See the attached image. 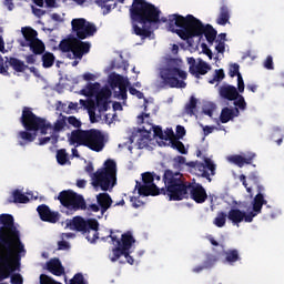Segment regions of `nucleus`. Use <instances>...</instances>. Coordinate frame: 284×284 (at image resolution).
Listing matches in <instances>:
<instances>
[{"instance_id":"nucleus-1","label":"nucleus","mask_w":284,"mask_h":284,"mask_svg":"<svg viewBox=\"0 0 284 284\" xmlns=\"http://www.w3.org/2000/svg\"><path fill=\"white\" fill-rule=\"evenodd\" d=\"M0 281L8 280L19 266L21 257L26 256V247L21 241V231L14 224L13 215H0Z\"/></svg>"},{"instance_id":"nucleus-2","label":"nucleus","mask_w":284,"mask_h":284,"mask_svg":"<svg viewBox=\"0 0 284 284\" xmlns=\"http://www.w3.org/2000/svg\"><path fill=\"white\" fill-rule=\"evenodd\" d=\"M168 29L184 40L204 36L209 43H213L217 34V30L211 23H203L194 14H186V17L179 13L169 14Z\"/></svg>"},{"instance_id":"nucleus-3","label":"nucleus","mask_w":284,"mask_h":284,"mask_svg":"<svg viewBox=\"0 0 284 284\" xmlns=\"http://www.w3.org/2000/svg\"><path fill=\"white\" fill-rule=\"evenodd\" d=\"M170 199L173 202L193 200L196 204H204L207 201V193L202 184L185 182L182 173H166L165 175Z\"/></svg>"},{"instance_id":"nucleus-4","label":"nucleus","mask_w":284,"mask_h":284,"mask_svg":"<svg viewBox=\"0 0 284 284\" xmlns=\"http://www.w3.org/2000/svg\"><path fill=\"white\" fill-rule=\"evenodd\" d=\"M72 30L77 32L78 39L71 42V54H68L69 59H82L83 54L90 52L91 43L83 41L88 37H93L98 28L95 23L87 21L84 18L72 19Z\"/></svg>"},{"instance_id":"nucleus-5","label":"nucleus","mask_w":284,"mask_h":284,"mask_svg":"<svg viewBox=\"0 0 284 284\" xmlns=\"http://www.w3.org/2000/svg\"><path fill=\"white\" fill-rule=\"evenodd\" d=\"M21 121L26 131H20L19 133V136L23 140L19 142L20 145L34 141L38 130H40L41 134H47L49 128H52V123L48 122L43 116H38L28 105L22 110Z\"/></svg>"},{"instance_id":"nucleus-6","label":"nucleus","mask_w":284,"mask_h":284,"mask_svg":"<svg viewBox=\"0 0 284 284\" xmlns=\"http://www.w3.org/2000/svg\"><path fill=\"white\" fill-rule=\"evenodd\" d=\"M85 172H88L92 178V186L94 189H101V191H110L114 189L118 182V169L114 160H106L103 169H98L95 173L92 162H89L85 166Z\"/></svg>"},{"instance_id":"nucleus-7","label":"nucleus","mask_w":284,"mask_h":284,"mask_svg":"<svg viewBox=\"0 0 284 284\" xmlns=\"http://www.w3.org/2000/svg\"><path fill=\"white\" fill-rule=\"evenodd\" d=\"M183 60L179 58L169 59L165 68L160 70V77L162 79L161 88H186L187 79L186 70L182 69Z\"/></svg>"},{"instance_id":"nucleus-8","label":"nucleus","mask_w":284,"mask_h":284,"mask_svg":"<svg viewBox=\"0 0 284 284\" xmlns=\"http://www.w3.org/2000/svg\"><path fill=\"white\" fill-rule=\"evenodd\" d=\"M130 12L131 19L138 23H143V26L161 21V10L146 0H133Z\"/></svg>"},{"instance_id":"nucleus-9","label":"nucleus","mask_w":284,"mask_h":284,"mask_svg":"<svg viewBox=\"0 0 284 284\" xmlns=\"http://www.w3.org/2000/svg\"><path fill=\"white\" fill-rule=\"evenodd\" d=\"M71 145H87L90 150L101 152L104 148V135L97 128H90L89 131H72L69 138Z\"/></svg>"},{"instance_id":"nucleus-10","label":"nucleus","mask_w":284,"mask_h":284,"mask_svg":"<svg viewBox=\"0 0 284 284\" xmlns=\"http://www.w3.org/2000/svg\"><path fill=\"white\" fill-rule=\"evenodd\" d=\"M108 237L111 239V242L114 245L112 248V255H110L111 262H118V260L123 255L126 262L133 265L135 260L131 255V248L133 244H135V240L132 233H123L120 240L118 235H114L113 231H110Z\"/></svg>"},{"instance_id":"nucleus-11","label":"nucleus","mask_w":284,"mask_h":284,"mask_svg":"<svg viewBox=\"0 0 284 284\" xmlns=\"http://www.w3.org/2000/svg\"><path fill=\"white\" fill-rule=\"evenodd\" d=\"M168 172L173 171H165L163 175V182L165 184V189H159L156 184H154L155 178L153 173H142V182L143 184H139L138 193L139 195H143L144 197H149L150 195H168L169 200H171V193L169 191V184L166 180Z\"/></svg>"},{"instance_id":"nucleus-12","label":"nucleus","mask_w":284,"mask_h":284,"mask_svg":"<svg viewBox=\"0 0 284 284\" xmlns=\"http://www.w3.org/2000/svg\"><path fill=\"white\" fill-rule=\"evenodd\" d=\"M58 200L64 209L71 212L85 211L87 209V202L83 195H79L74 191H61Z\"/></svg>"},{"instance_id":"nucleus-13","label":"nucleus","mask_w":284,"mask_h":284,"mask_svg":"<svg viewBox=\"0 0 284 284\" xmlns=\"http://www.w3.org/2000/svg\"><path fill=\"white\" fill-rule=\"evenodd\" d=\"M189 168H194L195 172L209 182H212L210 178L209 170L211 174H216V164L210 160V158H205L204 162H187Z\"/></svg>"},{"instance_id":"nucleus-14","label":"nucleus","mask_w":284,"mask_h":284,"mask_svg":"<svg viewBox=\"0 0 284 284\" xmlns=\"http://www.w3.org/2000/svg\"><path fill=\"white\" fill-rule=\"evenodd\" d=\"M110 97H112V90L110 88H102L98 90L95 97V105L100 112H105L110 108Z\"/></svg>"},{"instance_id":"nucleus-15","label":"nucleus","mask_w":284,"mask_h":284,"mask_svg":"<svg viewBox=\"0 0 284 284\" xmlns=\"http://www.w3.org/2000/svg\"><path fill=\"white\" fill-rule=\"evenodd\" d=\"M265 204H267V200H265L264 195H261V193L257 192V194L255 195L252 202V211L251 213H247V216L245 217V222L247 223L253 222L254 217H256L262 213V209Z\"/></svg>"},{"instance_id":"nucleus-16","label":"nucleus","mask_w":284,"mask_h":284,"mask_svg":"<svg viewBox=\"0 0 284 284\" xmlns=\"http://www.w3.org/2000/svg\"><path fill=\"white\" fill-rule=\"evenodd\" d=\"M67 226L71 229V231H78L87 236V230L92 229L94 226L93 222H87L83 217L77 216L73 220H69L67 222Z\"/></svg>"},{"instance_id":"nucleus-17","label":"nucleus","mask_w":284,"mask_h":284,"mask_svg":"<svg viewBox=\"0 0 284 284\" xmlns=\"http://www.w3.org/2000/svg\"><path fill=\"white\" fill-rule=\"evenodd\" d=\"M37 211L42 222L57 224V222H59L60 220V213L51 211L50 206H47V204H41L40 206H38Z\"/></svg>"},{"instance_id":"nucleus-18","label":"nucleus","mask_w":284,"mask_h":284,"mask_svg":"<svg viewBox=\"0 0 284 284\" xmlns=\"http://www.w3.org/2000/svg\"><path fill=\"white\" fill-rule=\"evenodd\" d=\"M47 271L49 273H52V275H55L57 277H61L62 275H65V268L59 260V257H54L52 260H49V262L45 263Z\"/></svg>"},{"instance_id":"nucleus-19","label":"nucleus","mask_w":284,"mask_h":284,"mask_svg":"<svg viewBox=\"0 0 284 284\" xmlns=\"http://www.w3.org/2000/svg\"><path fill=\"white\" fill-rule=\"evenodd\" d=\"M219 93L222 99H227V101L234 102L239 94L236 85H232L231 83H224L223 85H220Z\"/></svg>"},{"instance_id":"nucleus-20","label":"nucleus","mask_w":284,"mask_h":284,"mask_svg":"<svg viewBox=\"0 0 284 284\" xmlns=\"http://www.w3.org/2000/svg\"><path fill=\"white\" fill-rule=\"evenodd\" d=\"M97 202L100 206L102 215H104V213H106V211H109L113 204V200L111 195H109L108 191H104V193H99V195H97Z\"/></svg>"},{"instance_id":"nucleus-21","label":"nucleus","mask_w":284,"mask_h":284,"mask_svg":"<svg viewBox=\"0 0 284 284\" xmlns=\"http://www.w3.org/2000/svg\"><path fill=\"white\" fill-rule=\"evenodd\" d=\"M247 213L245 211H241V209H231L227 213V219L232 224H241L242 222H246Z\"/></svg>"},{"instance_id":"nucleus-22","label":"nucleus","mask_w":284,"mask_h":284,"mask_svg":"<svg viewBox=\"0 0 284 284\" xmlns=\"http://www.w3.org/2000/svg\"><path fill=\"white\" fill-rule=\"evenodd\" d=\"M240 114L241 110H239V108H230L229 105H225L221 110L220 121L222 123H227L229 121L234 119V116H239Z\"/></svg>"},{"instance_id":"nucleus-23","label":"nucleus","mask_w":284,"mask_h":284,"mask_svg":"<svg viewBox=\"0 0 284 284\" xmlns=\"http://www.w3.org/2000/svg\"><path fill=\"white\" fill-rule=\"evenodd\" d=\"M255 156V153H247V155H229L227 160L230 163H235L239 168H243L245 163H253Z\"/></svg>"},{"instance_id":"nucleus-24","label":"nucleus","mask_w":284,"mask_h":284,"mask_svg":"<svg viewBox=\"0 0 284 284\" xmlns=\"http://www.w3.org/2000/svg\"><path fill=\"white\" fill-rule=\"evenodd\" d=\"M224 255V264H230V266H234L236 262H241V253L237 248H229L227 251H223Z\"/></svg>"},{"instance_id":"nucleus-25","label":"nucleus","mask_w":284,"mask_h":284,"mask_svg":"<svg viewBox=\"0 0 284 284\" xmlns=\"http://www.w3.org/2000/svg\"><path fill=\"white\" fill-rule=\"evenodd\" d=\"M87 222H92L93 226L85 230V237L88 242L95 244L97 240H99L100 224L98 220H87Z\"/></svg>"},{"instance_id":"nucleus-26","label":"nucleus","mask_w":284,"mask_h":284,"mask_svg":"<svg viewBox=\"0 0 284 284\" xmlns=\"http://www.w3.org/2000/svg\"><path fill=\"white\" fill-rule=\"evenodd\" d=\"M22 36L24 37V41H21V45L29 47L30 50H33V36H34V28L30 26H26L22 28Z\"/></svg>"},{"instance_id":"nucleus-27","label":"nucleus","mask_w":284,"mask_h":284,"mask_svg":"<svg viewBox=\"0 0 284 284\" xmlns=\"http://www.w3.org/2000/svg\"><path fill=\"white\" fill-rule=\"evenodd\" d=\"M30 202L28 195L16 189L12 195L8 199V204H28Z\"/></svg>"},{"instance_id":"nucleus-28","label":"nucleus","mask_w":284,"mask_h":284,"mask_svg":"<svg viewBox=\"0 0 284 284\" xmlns=\"http://www.w3.org/2000/svg\"><path fill=\"white\" fill-rule=\"evenodd\" d=\"M45 50V43L38 38V31L33 29V40H32V52L33 54H43Z\"/></svg>"},{"instance_id":"nucleus-29","label":"nucleus","mask_w":284,"mask_h":284,"mask_svg":"<svg viewBox=\"0 0 284 284\" xmlns=\"http://www.w3.org/2000/svg\"><path fill=\"white\" fill-rule=\"evenodd\" d=\"M101 88V83L99 81H95L94 83L90 82L85 85V88L82 89V94H85V97H94L95 95V105H97V94Z\"/></svg>"},{"instance_id":"nucleus-30","label":"nucleus","mask_w":284,"mask_h":284,"mask_svg":"<svg viewBox=\"0 0 284 284\" xmlns=\"http://www.w3.org/2000/svg\"><path fill=\"white\" fill-rule=\"evenodd\" d=\"M209 70H212V65H210L207 61H203V59H199L195 65V78L201 79L202 74H207Z\"/></svg>"},{"instance_id":"nucleus-31","label":"nucleus","mask_w":284,"mask_h":284,"mask_svg":"<svg viewBox=\"0 0 284 284\" xmlns=\"http://www.w3.org/2000/svg\"><path fill=\"white\" fill-rule=\"evenodd\" d=\"M9 64L16 70V72H24L29 65L24 61L18 59L17 57H10Z\"/></svg>"},{"instance_id":"nucleus-32","label":"nucleus","mask_w":284,"mask_h":284,"mask_svg":"<svg viewBox=\"0 0 284 284\" xmlns=\"http://www.w3.org/2000/svg\"><path fill=\"white\" fill-rule=\"evenodd\" d=\"M230 21V8L225 4L221 6L220 14L216 19V22L220 26H225Z\"/></svg>"},{"instance_id":"nucleus-33","label":"nucleus","mask_w":284,"mask_h":284,"mask_svg":"<svg viewBox=\"0 0 284 284\" xmlns=\"http://www.w3.org/2000/svg\"><path fill=\"white\" fill-rule=\"evenodd\" d=\"M196 108H197V99L196 97L192 95L190 97V100L187 101V103H185L184 112H186V114H190L192 116L193 114H195Z\"/></svg>"},{"instance_id":"nucleus-34","label":"nucleus","mask_w":284,"mask_h":284,"mask_svg":"<svg viewBox=\"0 0 284 284\" xmlns=\"http://www.w3.org/2000/svg\"><path fill=\"white\" fill-rule=\"evenodd\" d=\"M55 61V55L53 54V52H49L44 50V52L42 53V65L43 68H51L53 65Z\"/></svg>"},{"instance_id":"nucleus-35","label":"nucleus","mask_w":284,"mask_h":284,"mask_svg":"<svg viewBox=\"0 0 284 284\" xmlns=\"http://www.w3.org/2000/svg\"><path fill=\"white\" fill-rule=\"evenodd\" d=\"M236 97L234 99V108H237V110H245L247 108V101H245V97L236 90Z\"/></svg>"},{"instance_id":"nucleus-36","label":"nucleus","mask_w":284,"mask_h":284,"mask_svg":"<svg viewBox=\"0 0 284 284\" xmlns=\"http://www.w3.org/2000/svg\"><path fill=\"white\" fill-rule=\"evenodd\" d=\"M133 30H134L135 34H138L142 39H146L148 37H151V34H152L150 28H141L138 23L133 24Z\"/></svg>"},{"instance_id":"nucleus-37","label":"nucleus","mask_w":284,"mask_h":284,"mask_svg":"<svg viewBox=\"0 0 284 284\" xmlns=\"http://www.w3.org/2000/svg\"><path fill=\"white\" fill-rule=\"evenodd\" d=\"M171 148H173V150H178V152H181V154H187L185 144L181 142L180 138H174V140H171Z\"/></svg>"},{"instance_id":"nucleus-38","label":"nucleus","mask_w":284,"mask_h":284,"mask_svg":"<svg viewBox=\"0 0 284 284\" xmlns=\"http://www.w3.org/2000/svg\"><path fill=\"white\" fill-rule=\"evenodd\" d=\"M226 222H227V214L224 213L223 211L217 213V216L214 220L215 226H217L219 229H223V226H225Z\"/></svg>"},{"instance_id":"nucleus-39","label":"nucleus","mask_w":284,"mask_h":284,"mask_svg":"<svg viewBox=\"0 0 284 284\" xmlns=\"http://www.w3.org/2000/svg\"><path fill=\"white\" fill-rule=\"evenodd\" d=\"M59 49L62 52H67L69 57V54H72V42L69 39H62L59 43Z\"/></svg>"},{"instance_id":"nucleus-40","label":"nucleus","mask_w":284,"mask_h":284,"mask_svg":"<svg viewBox=\"0 0 284 284\" xmlns=\"http://www.w3.org/2000/svg\"><path fill=\"white\" fill-rule=\"evenodd\" d=\"M113 95L118 99H128V88L124 83H120L119 89L113 91Z\"/></svg>"},{"instance_id":"nucleus-41","label":"nucleus","mask_w":284,"mask_h":284,"mask_svg":"<svg viewBox=\"0 0 284 284\" xmlns=\"http://www.w3.org/2000/svg\"><path fill=\"white\" fill-rule=\"evenodd\" d=\"M129 92L131 94H135L138 97V99H144V110H148L146 103H149V99H146V97H144V92H142L141 90H138V88H134V85H131L129 88Z\"/></svg>"},{"instance_id":"nucleus-42","label":"nucleus","mask_w":284,"mask_h":284,"mask_svg":"<svg viewBox=\"0 0 284 284\" xmlns=\"http://www.w3.org/2000/svg\"><path fill=\"white\" fill-rule=\"evenodd\" d=\"M216 262H219V257H216V255H212V253H207L204 261V268H213Z\"/></svg>"},{"instance_id":"nucleus-43","label":"nucleus","mask_w":284,"mask_h":284,"mask_svg":"<svg viewBox=\"0 0 284 284\" xmlns=\"http://www.w3.org/2000/svg\"><path fill=\"white\" fill-rule=\"evenodd\" d=\"M68 159H69V155H68L65 149H59V151H57L58 163H60L61 165H65Z\"/></svg>"},{"instance_id":"nucleus-44","label":"nucleus","mask_w":284,"mask_h":284,"mask_svg":"<svg viewBox=\"0 0 284 284\" xmlns=\"http://www.w3.org/2000/svg\"><path fill=\"white\" fill-rule=\"evenodd\" d=\"M222 79H225V72L223 68H220L219 70H215L213 79H209V83H215L216 81H222Z\"/></svg>"},{"instance_id":"nucleus-45","label":"nucleus","mask_w":284,"mask_h":284,"mask_svg":"<svg viewBox=\"0 0 284 284\" xmlns=\"http://www.w3.org/2000/svg\"><path fill=\"white\" fill-rule=\"evenodd\" d=\"M189 72L196 77V59L195 57H187Z\"/></svg>"},{"instance_id":"nucleus-46","label":"nucleus","mask_w":284,"mask_h":284,"mask_svg":"<svg viewBox=\"0 0 284 284\" xmlns=\"http://www.w3.org/2000/svg\"><path fill=\"white\" fill-rule=\"evenodd\" d=\"M248 182L251 184H254L258 189L261 178H260L257 171H253L252 173L248 174Z\"/></svg>"},{"instance_id":"nucleus-47","label":"nucleus","mask_w":284,"mask_h":284,"mask_svg":"<svg viewBox=\"0 0 284 284\" xmlns=\"http://www.w3.org/2000/svg\"><path fill=\"white\" fill-rule=\"evenodd\" d=\"M70 284H88V282H85L82 273H75L72 280H70Z\"/></svg>"},{"instance_id":"nucleus-48","label":"nucleus","mask_w":284,"mask_h":284,"mask_svg":"<svg viewBox=\"0 0 284 284\" xmlns=\"http://www.w3.org/2000/svg\"><path fill=\"white\" fill-rule=\"evenodd\" d=\"M244 90H245V81H244L243 74H241V70L239 68V70H237V91L244 92Z\"/></svg>"},{"instance_id":"nucleus-49","label":"nucleus","mask_w":284,"mask_h":284,"mask_svg":"<svg viewBox=\"0 0 284 284\" xmlns=\"http://www.w3.org/2000/svg\"><path fill=\"white\" fill-rule=\"evenodd\" d=\"M150 142V138L149 135H141V138H139L136 145L140 150H142V148H148Z\"/></svg>"},{"instance_id":"nucleus-50","label":"nucleus","mask_w":284,"mask_h":284,"mask_svg":"<svg viewBox=\"0 0 284 284\" xmlns=\"http://www.w3.org/2000/svg\"><path fill=\"white\" fill-rule=\"evenodd\" d=\"M49 141L55 145V143L59 141V138L58 135H51V138H40L39 145H45V143H49Z\"/></svg>"},{"instance_id":"nucleus-51","label":"nucleus","mask_w":284,"mask_h":284,"mask_svg":"<svg viewBox=\"0 0 284 284\" xmlns=\"http://www.w3.org/2000/svg\"><path fill=\"white\" fill-rule=\"evenodd\" d=\"M68 122L71 125H74V128H77L75 130H81L82 121H80V119H78L77 116L74 115L68 116Z\"/></svg>"},{"instance_id":"nucleus-52","label":"nucleus","mask_w":284,"mask_h":284,"mask_svg":"<svg viewBox=\"0 0 284 284\" xmlns=\"http://www.w3.org/2000/svg\"><path fill=\"white\" fill-rule=\"evenodd\" d=\"M175 133L173 131V128H166V131H164L163 133V139H165V141H170L171 145H172V139H175Z\"/></svg>"},{"instance_id":"nucleus-53","label":"nucleus","mask_w":284,"mask_h":284,"mask_svg":"<svg viewBox=\"0 0 284 284\" xmlns=\"http://www.w3.org/2000/svg\"><path fill=\"white\" fill-rule=\"evenodd\" d=\"M64 125H65V119H57V121H54V125H53L54 132H61V130H63Z\"/></svg>"},{"instance_id":"nucleus-54","label":"nucleus","mask_w":284,"mask_h":284,"mask_svg":"<svg viewBox=\"0 0 284 284\" xmlns=\"http://www.w3.org/2000/svg\"><path fill=\"white\" fill-rule=\"evenodd\" d=\"M240 182H242L243 186L246 189V192L250 195H253V189L247 184V178L246 175H240Z\"/></svg>"},{"instance_id":"nucleus-55","label":"nucleus","mask_w":284,"mask_h":284,"mask_svg":"<svg viewBox=\"0 0 284 284\" xmlns=\"http://www.w3.org/2000/svg\"><path fill=\"white\" fill-rule=\"evenodd\" d=\"M239 68H241L239 63H232L229 70L230 77H239Z\"/></svg>"},{"instance_id":"nucleus-56","label":"nucleus","mask_w":284,"mask_h":284,"mask_svg":"<svg viewBox=\"0 0 284 284\" xmlns=\"http://www.w3.org/2000/svg\"><path fill=\"white\" fill-rule=\"evenodd\" d=\"M154 136H159V139H164V131L161 125H154L153 128Z\"/></svg>"},{"instance_id":"nucleus-57","label":"nucleus","mask_w":284,"mask_h":284,"mask_svg":"<svg viewBox=\"0 0 284 284\" xmlns=\"http://www.w3.org/2000/svg\"><path fill=\"white\" fill-rule=\"evenodd\" d=\"M264 65L265 68H267V70H273L274 69V61H273V57L272 54H268L264 61Z\"/></svg>"},{"instance_id":"nucleus-58","label":"nucleus","mask_w":284,"mask_h":284,"mask_svg":"<svg viewBox=\"0 0 284 284\" xmlns=\"http://www.w3.org/2000/svg\"><path fill=\"white\" fill-rule=\"evenodd\" d=\"M186 134V128H184V125H176V136L178 139H183V136H185Z\"/></svg>"},{"instance_id":"nucleus-59","label":"nucleus","mask_w":284,"mask_h":284,"mask_svg":"<svg viewBox=\"0 0 284 284\" xmlns=\"http://www.w3.org/2000/svg\"><path fill=\"white\" fill-rule=\"evenodd\" d=\"M11 284H23V277L20 273L11 275Z\"/></svg>"},{"instance_id":"nucleus-60","label":"nucleus","mask_w":284,"mask_h":284,"mask_svg":"<svg viewBox=\"0 0 284 284\" xmlns=\"http://www.w3.org/2000/svg\"><path fill=\"white\" fill-rule=\"evenodd\" d=\"M0 73L1 74H6V75H10V72H9V65H3V57H1L0 54Z\"/></svg>"},{"instance_id":"nucleus-61","label":"nucleus","mask_w":284,"mask_h":284,"mask_svg":"<svg viewBox=\"0 0 284 284\" xmlns=\"http://www.w3.org/2000/svg\"><path fill=\"white\" fill-rule=\"evenodd\" d=\"M202 50H203L204 54H206L209 57V59H213V52H212L211 48H209L207 43H202Z\"/></svg>"},{"instance_id":"nucleus-62","label":"nucleus","mask_w":284,"mask_h":284,"mask_svg":"<svg viewBox=\"0 0 284 284\" xmlns=\"http://www.w3.org/2000/svg\"><path fill=\"white\" fill-rule=\"evenodd\" d=\"M217 52H225V42L217 38V44L215 45Z\"/></svg>"},{"instance_id":"nucleus-63","label":"nucleus","mask_w":284,"mask_h":284,"mask_svg":"<svg viewBox=\"0 0 284 284\" xmlns=\"http://www.w3.org/2000/svg\"><path fill=\"white\" fill-rule=\"evenodd\" d=\"M58 248L59 251H67L68 248H70V244L69 242L62 240L61 242H58Z\"/></svg>"},{"instance_id":"nucleus-64","label":"nucleus","mask_w":284,"mask_h":284,"mask_svg":"<svg viewBox=\"0 0 284 284\" xmlns=\"http://www.w3.org/2000/svg\"><path fill=\"white\" fill-rule=\"evenodd\" d=\"M131 204H132L133 209H140V206H142V204H143V202L138 200V197H131Z\"/></svg>"}]
</instances>
